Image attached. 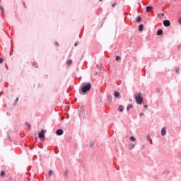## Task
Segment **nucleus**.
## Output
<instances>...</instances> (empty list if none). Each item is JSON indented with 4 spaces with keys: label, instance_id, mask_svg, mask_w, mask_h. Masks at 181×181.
Returning <instances> with one entry per match:
<instances>
[{
    "label": "nucleus",
    "instance_id": "nucleus-22",
    "mask_svg": "<svg viewBox=\"0 0 181 181\" xmlns=\"http://www.w3.org/2000/svg\"><path fill=\"white\" fill-rule=\"evenodd\" d=\"M0 10L1 11V12H4V8L1 5H0Z\"/></svg>",
    "mask_w": 181,
    "mask_h": 181
},
{
    "label": "nucleus",
    "instance_id": "nucleus-17",
    "mask_svg": "<svg viewBox=\"0 0 181 181\" xmlns=\"http://www.w3.org/2000/svg\"><path fill=\"white\" fill-rule=\"evenodd\" d=\"M130 141H132V142H134V141H136V139H135V137H134V136H131Z\"/></svg>",
    "mask_w": 181,
    "mask_h": 181
},
{
    "label": "nucleus",
    "instance_id": "nucleus-31",
    "mask_svg": "<svg viewBox=\"0 0 181 181\" xmlns=\"http://www.w3.org/2000/svg\"><path fill=\"white\" fill-rule=\"evenodd\" d=\"M144 113H140V117H142V116H144Z\"/></svg>",
    "mask_w": 181,
    "mask_h": 181
},
{
    "label": "nucleus",
    "instance_id": "nucleus-7",
    "mask_svg": "<svg viewBox=\"0 0 181 181\" xmlns=\"http://www.w3.org/2000/svg\"><path fill=\"white\" fill-rule=\"evenodd\" d=\"M152 9H153V7H152V6H147L146 8V12H151V11H152Z\"/></svg>",
    "mask_w": 181,
    "mask_h": 181
},
{
    "label": "nucleus",
    "instance_id": "nucleus-8",
    "mask_svg": "<svg viewBox=\"0 0 181 181\" xmlns=\"http://www.w3.org/2000/svg\"><path fill=\"white\" fill-rule=\"evenodd\" d=\"M163 30H158L157 31V35L158 36H160V35H163Z\"/></svg>",
    "mask_w": 181,
    "mask_h": 181
},
{
    "label": "nucleus",
    "instance_id": "nucleus-1",
    "mask_svg": "<svg viewBox=\"0 0 181 181\" xmlns=\"http://www.w3.org/2000/svg\"><path fill=\"white\" fill-rule=\"evenodd\" d=\"M134 98H135L136 104H139V105L142 104V103L144 101V98H142V93H136L134 95Z\"/></svg>",
    "mask_w": 181,
    "mask_h": 181
},
{
    "label": "nucleus",
    "instance_id": "nucleus-21",
    "mask_svg": "<svg viewBox=\"0 0 181 181\" xmlns=\"http://www.w3.org/2000/svg\"><path fill=\"white\" fill-rule=\"evenodd\" d=\"M178 23H179L180 25H181V17H180V18H178Z\"/></svg>",
    "mask_w": 181,
    "mask_h": 181
},
{
    "label": "nucleus",
    "instance_id": "nucleus-28",
    "mask_svg": "<svg viewBox=\"0 0 181 181\" xmlns=\"http://www.w3.org/2000/svg\"><path fill=\"white\" fill-rule=\"evenodd\" d=\"M116 5H117V4H113L112 5V8H114Z\"/></svg>",
    "mask_w": 181,
    "mask_h": 181
},
{
    "label": "nucleus",
    "instance_id": "nucleus-16",
    "mask_svg": "<svg viewBox=\"0 0 181 181\" xmlns=\"http://www.w3.org/2000/svg\"><path fill=\"white\" fill-rule=\"evenodd\" d=\"M115 60H116V62H118V61L121 60V57L116 56Z\"/></svg>",
    "mask_w": 181,
    "mask_h": 181
},
{
    "label": "nucleus",
    "instance_id": "nucleus-30",
    "mask_svg": "<svg viewBox=\"0 0 181 181\" xmlns=\"http://www.w3.org/2000/svg\"><path fill=\"white\" fill-rule=\"evenodd\" d=\"M144 107V108H148V105H145Z\"/></svg>",
    "mask_w": 181,
    "mask_h": 181
},
{
    "label": "nucleus",
    "instance_id": "nucleus-3",
    "mask_svg": "<svg viewBox=\"0 0 181 181\" xmlns=\"http://www.w3.org/2000/svg\"><path fill=\"white\" fill-rule=\"evenodd\" d=\"M45 132H46V131L42 130L41 132L39 133L38 137L40 138V139H42V138H45Z\"/></svg>",
    "mask_w": 181,
    "mask_h": 181
},
{
    "label": "nucleus",
    "instance_id": "nucleus-2",
    "mask_svg": "<svg viewBox=\"0 0 181 181\" xmlns=\"http://www.w3.org/2000/svg\"><path fill=\"white\" fill-rule=\"evenodd\" d=\"M90 90H91V83H88L82 86L81 92L83 93V94H86V93L90 91Z\"/></svg>",
    "mask_w": 181,
    "mask_h": 181
},
{
    "label": "nucleus",
    "instance_id": "nucleus-29",
    "mask_svg": "<svg viewBox=\"0 0 181 181\" xmlns=\"http://www.w3.org/2000/svg\"><path fill=\"white\" fill-rule=\"evenodd\" d=\"M147 139H151V136H147Z\"/></svg>",
    "mask_w": 181,
    "mask_h": 181
},
{
    "label": "nucleus",
    "instance_id": "nucleus-12",
    "mask_svg": "<svg viewBox=\"0 0 181 181\" xmlns=\"http://www.w3.org/2000/svg\"><path fill=\"white\" fill-rule=\"evenodd\" d=\"M132 107H134V106L132 105V104L129 105L127 106V111H129V110H131V108H132Z\"/></svg>",
    "mask_w": 181,
    "mask_h": 181
},
{
    "label": "nucleus",
    "instance_id": "nucleus-33",
    "mask_svg": "<svg viewBox=\"0 0 181 181\" xmlns=\"http://www.w3.org/2000/svg\"><path fill=\"white\" fill-rule=\"evenodd\" d=\"M176 73H179V69H176Z\"/></svg>",
    "mask_w": 181,
    "mask_h": 181
},
{
    "label": "nucleus",
    "instance_id": "nucleus-20",
    "mask_svg": "<svg viewBox=\"0 0 181 181\" xmlns=\"http://www.w3.org/2000/svg\"><path fill=\"white\" fill-rule=\"evenodd\" d=\"M25 124H26L27 127H28V128L30 129V124L26 122Z\"/></svg>",
    "mask_w": 181,
    "mask_h": 181
},
{
    "label": "nucleus",
    "instance_id": "nucleus-27",
    "mask_svg": "<svg viewBox=\"0 0 181 181\" xmlns=\"http://www.w3.org/2000/svg\"><path fill=\"white\" fill-rule=\"evenodd\" d=\"M18 101H19V98H17L16 99V103H18Z\"/></svg>",
    "mask_w": 181,
    "mask_h": 181
},
{
    "label": "nucleus",
    "instance_id": "nucleus-4",
    "mask_svg": "<svg viewBox=\"0 0 181 181\" xmlns=\"http://www.w3.org/2000/svg\"><path fill=\"white\" fill-rule=\"evenodd\" d=\"M163 25L165 27H169L170 25V21H169V20H165L163 21Z\"/></svg>",
    "mask_w": 181,
    "mask_h": 181
},
{
    "label": "nucleus",
    "instance_id": "nucleus-35",
    "mask_svg": "<svg viewBox=\"0 0 181 181\" xmlns=\"http://www.w3.org/2000/svg\"><path fill=\"white\" fill-rule=\"evenodd\" d=\"M151 144H152V141H151Z\"/></svg>",
    "mask_w": 181,
    "mask_h": 181
},
{
    "label": "nucleus",
    "instance_id": "nucleus-32",
    "mask_svg": "<svg viewBox=\"0 0 181 181\" xmlns=\"http://www.w3.org/2000/svg\"><path fill=\"white\" fill-rule=\"evenodd\" d=\"M78 45V42H76L75 44H74V46H77Z\"/></svg>",
    "mask_w": 181,
    "mask_h": 181
},
{
    "label": "nucleus",
    "instance_id": "nucleus-26",
    "mask_svg": "<svg viewBox=\"0 0 181 181\" xmlns=\"http://www.w3.org/2000/svg\"><path fill=\"white\" fill-rule=\"evenodd\" d=\"M54 45H55V46H59V42H54Z\"/></svg>",
    "mask_w": 181,
    "mask_h": 181
},
{
    "label": "nucleus",
    "instance_id": "nucleus-15",
    "mask_svg": "<svg viewBox=\"0 0 181 181\" xmlns=\"http://www.w3.org/2000/svg\"><path fill=\"white\" fill-rule=\"evenodd\" d=\"M134 148H135V145H134V144H130V145L129 146V149H134Z\"/></svg>",
    "mask_w": 181,
    "mask_h": 181
},
{
    "label": "nucleus",
    "instance_id": "nucleus-5",
    "mask_svg": "<svg viewBox=\"0 0 181 181\" xmlns=\"http://www.w3.org/2000/svg\"><path fill=\"white\" fill-rule=\"evenodd\" d=\"M63 133H64L63 129H58L56 132L57 135H59V136L63 135Z\"/></svg>",
    "mask_w": 181,
    "mask_h": 181
},
{
    "label": "nucleus",
    "instance_id": "nucleus-11",
    "mask_svg": "<svg viewBox=\"0 0 181 181\" xmlns=\"http://www.w3.org/2000/svg\"><path fill=\"white\" fill-rule=\"evenodd\" d=\"M114 95H115V97H116V98L119 97V92H118V91L115 92V93H114Z\"/></svg>",
    "mask_w": 181,
    "mask_h": 181
},
{
    "label": "nucleus",
    "instance_id": "nucleus-10",
    "mask_svg": "<svg viewBox=\"0 0 181 181\" xmlns=\"http://www.w3.org/2000/svg\"><path fill=\"white\" fill-rule=\"evenodd\" d=\"M72 64H73V61L71 59L68 60L66 62V64L68 66H71Z\"/></svg>",
    "mask_w": 181,
    "mask_h": 181
},
{
    "label": "nucleus",
    "instance_id": "nucleus-25",
    "mask_svg": "<svg viewBox=\"0 0 181 181\" xmlns=\"http://www.w3.org/2000/svg\"><path fill=\"white\" fill-rule=\"evenodd\" d=\"M52 170H49V176H52Z\"/></svg>",
    "mask_w": 181,
    "mask_h": 181
},
{
    "label": "nucleus",
    "instance_id": "nucleus-18",
    "mask_svg": "<svg viewBox=\"0 0 181 181\" xmlns=\"http://www.w3.org/2000/svg\"><path fill=\"white\" fill-rule=\"evenodd\" d=\"M1 177H4V176H5V171L1 172Z\"/></svg>",
    "mask_w": 181,
    "mask_h": 181
},
{
    "label": "nucleus",
    "instance_id": "nucleus-14",
    "mask_svg": "<svg viewBox=\"0 0 181 181\" xmlns=\"http://www.w3.org/2000/svg\"><path fill=\"white\" fill-rule=\"evenodd\" d=\"M141 21H142V18H141V16H139L136 19V22L137 23H139V22H141Z\"/></svg>",
    "mask_w": 181,
    "mask_h": 181
},
{
    "label": "nucleus",
    "instance_id": "nucleus-23",
    "mask_svg": "<svg viewBox=\"0 0 181 181\" xmlns=\"http://www.w3.org/2000/svg\"><path fill=\"white\" fill-rule=\"evenodd\" d=\"M2 63H4V59L0 58V64H2Z\"/></svg>",
    "mask_w": 181,
    "mask_h": 181
},
{
    "label": "nucleus",
    "instance_id": "nucleus-34",
    "mask_svg": "<svg viewBox=\"0 0 181 181\" xmlns=\"http://www.w3.org/2000/svg\"><path fill=\"white\" fill-rule=\"evenodd\" d=\"M100 1V2H101V1H103V0H99Z\"/></svg>",
    "mask_w": 181,
    "mask_h": 181
},
{
    "label": "nucleus",
    "instance_id": "nucleus-6",
    "mask_svg": "<svg viewBox=\"0 0 181 181\" xmlns=\"http://www.w3.org/2000/svg\"><path fill=\"white\" fill-rule=\"evenodd\" d=\"M161 135L163 136H165V135H166V128L163 127L162 129H161Z\"/></svg>",
    "mask_w": 181,
    "mask_h": 181
},
{
    "label": "nucleus",
    "instance_id": "nucleus-13",
    "mask_svg": "<svg viewBox=\"0 0 181 181\" xmlns=\"http://www.w3.org/2000/svg\"><path fill=\"white\" fill-rule=\"evenodd\" d=\"M119 111H120L121 112H122V111H124V106H119L118 107Z\"/></svg>",
    "mask_w": 181,
    "mask_h": 181
},
{
    "label": "nucleus",
    "instance_id": "nucleus-24",
    "mask_svg": "<svg viewBox=\"0 0 181 181\" xmlns=\"http://www.w3.org/2000/svg\"><path fill=\"white\" fill-rule=\"evenodd\" d=\"M23 5L24 8H26V3H25V1H23Z\"/></svg>",
    "mask_w": 181,
    "mask_h": 181
},
{
    "label": "nucleus",
    "instance_id": "nucleus-9",
    "mask_svg": "<svg viewBox=\"0 0 181 181\" xmlns=\"http://www.w3.org/2000/svg\"><path fill=\"white\" fill-rule=\"evenodd\" d=\"M139 30L140 32H142V30H144V25L143 24H141L139 26Z\"/></svg>",
    "mask_w": 181,
    "mask_h": 181
},
{
    "label": "nucleus",
    "instance_id": "nucleus-19",
    "mask_svg": "<svg viewBox=\"0 0 181 181\" xmlns=\"http://www.w3.org/2000/svg\"><path fill=\"white\" fill-rule=\"evenodd\" d=\"M163 16H165V14H164V13H160V14H158V17H159V18H162V17H163Z\"/></svg>",
    "mask_w": 181,
    "mask_h": 181
}]
</instances>
